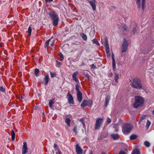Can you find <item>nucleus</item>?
Segmentation results:
<instances>
[{
    "mask_svg": "<svg viewBox=\"0 0 154 154\" xmlns=\"http://www.w3.org/2000/svg\"><path fill=\"white\" fill-rule=\"evenodd\" d=\"M48 14L53 21V25L55 26H57L59 20L58 15L55 14L54 11H50L49 12Z\"/></svg>",
    "mask_w": 154,
    "mask_h": 154,
    "instance_id": "nucleus-1",
    "label": "nucleus"
},
{
    "mask_svg": "<svg viewBox=\"0 0 154 154\" xmlns=\"http://www.w3.org/2000/svg\"><path fill=\"white\" fill-rule=\"evenodd\" d=\"M131 86L132 87L137 89H140L142 88L141 81L139 79L137 78L133 79Z\"/></svg>",
    "mask_w": 154,
    "mask_h": 154,
    "instance_id": "nucleus-2",
    "label": "nucleus"
},
{
    "mask_svg": "<svg viewBox=\"0 0 154 154\" xmlns=\"http://www.w3.org/2000/svg\"><path fill=\"white\" fill-rule=\"evenodd\" d=\"M143 103V100L140 97L136 96L135 97V101L134 106L135 108H138Z\"/></svg>",
    "mask_w": 154,
    "mask_h": 154,
    "instance_id": "nucleus-3",
    "label": "nucleus"
},
{
    "mask_svg": "<svg viewBox=\"0 0 154 154\" xmlns=\"http://www.w3.org/2000/svg\"><path fill=\"white\" fill-rule=\"evenodd\" d=\"M132 127L129 124H124L122 126V131L125 134L129 133L131 131Z\"/></svg>",
    "mask_w": 154,
    "mask_h": 154,
    "instance_id": "nucleus-4",
    "label": "nucleus"
},
{
    "mask_svg": "<svg viewBox=\"0 0 154 154\" xmlns=\"http://www.w3.org/2000/svg\"><path fill=\"white\" fill-rule=\"evenodd\" d=\"M136 3L138 8L140 9L142 8L144 11L146 7V0H136Z\"/></svg>",
    "mask_w": 154,
    "mask_h": 154,
    "instance_id": "nucleus-5",
    "label": "nucleus"
},
{
    "mask_svg": "<svg viewBox=\"0 0 154 154\" xmlns=\"http://www.w3.org/2000/svg\"><path fill=\"white\" fill-rule=\"evenodd\" d=\"M128 43L127 40L125 38L123 39V43L122 48V52H126L128 50Z\"/></svg>",
    "mask_w": 154,
    "mask_h": 154,
    "instance_id": "nucleus-6",
    "label": "nucleus"
},
{
    "mask_svg": "<svg viewBox=\"0 0 154 154\" xmlns=\"http://www.w3.org/2000/svg\"><path fill=\"white\" fill-rule=\"evenodd\" d=\"M103 120V118H99L96 121L94 128L96 130L99 129L101 126Z\"/></svg>",
    "mask_w": 154,
    "mask_h": 154,
    "instance_id": "nucleus-7",
    "label": "nucleus"
},
{
    "mask_svg": "<svg viewBox=\"0 0 154 154\" xmlns=\"http://www.w3.org/2000/svg\"><path fill=\"white\" fill-rule=\"evenodd\" d=\"M22 150V154H26L27 153L28 148L27 147V144L26 142H23Z\"/></svg>",
    "mask_w": 154,
    "mask_h": 154,
    "instance_id": "nucleus-8",
    "label": "nucleus"
},
{
    "mask_svg": "<svg viewBox=\"0 0 154 154\" xmlns=\"http://www.w3.org/2000/svg\"><path fill=\"white\" fill-rule=\"evenodd\" d=\"M76 152L77 154H82V151L81 148L78 144H77L75 146Z\"/></svg>",
    "mask_w": 154,
    "mask_h": 154,
    "instance_id": "nucleus-9",
    "label": "nucleus"
},
{
    "mask_svg": "<svg viewBox=\"0 0 154 154\" xmlns=\"http://www.w3.org/2000/svg\"><path fill=\"white\" fill-rule=\"evenodd\" d=\"M67 98L68 100L69 103L70 104H74L73 99L72 95L69 94L67 95Z\"/></svg>",
    "mask_w": 154,
    "mask_h": 154,
    "instance_id": "nucleus-10",
    "label": "nucleus"
},
{
    "mask_svg": "<svg viewBox=\"0 0 154 154\" xmlns=\"http://www.w3.org/2000/svg\"><path fill=\"white\" fill-rule=\"evenodd\" d=\"M78 72H77L73 73L72 75V78L73 80L76 82L77 83L79 82L78 79L76 77V76L78 74Z\"/></svg>",
    "mask_w": 154,
    "mask_h": 154,
    "instance_id": "nucleus-11",
    "label": "nucleus"
},
{
    "mask_svg": "<svg viewBox=\"0 0 154 154\" xmlns=\"http://www.w3.org/2000/svg\"><path fill=\"white\" fill-rule=\"evenodd\" d=\"M112 66L113 69L114 71H116V62L114 58V55L113 53L112 54Z\"/></svg>",
    "mask_w": 154,
    "mask_h": 154,
    "instance_id": "nucleus-12",
    "label": "nucleus"
},
{
    "mask_svg": "<svg viewBox=\"0 0 154 154\" xmlns=\"http://www.w3.org/2000/svg\"><path fill=\"white\" fill-rule=\"evenodd\" d=\"M89 3L92 6L93 9L94 10H96V5L95 4L96 1L95 0H92L89 1Z\"/></svg>",
    "mask_w": 154,
    "mask_h": 154,
    "instance_id": "nucleus-13",
    "label": "nucleus"
},
{
    "mask_svg": "<svg viewBox=\"0 0 154 154\" xmlns=\"http://www.w3.org/2000/svg\"><path fill=\"white\" fill-rule=\"evenodd\" d=\"M77 97L78 101L81 102L82 100V94L81 92L77 93Z\"/></svg>",
    "mask_w": 154,
    "mask_h": 154,
    "instance_id": "nucleus-14",
    "label": "nucleus"
},
{
    "mask_svg": "<svg viewBox=\"0 0 154 154\" xmlns=\"http://www.w3.org/2000/svg\"><path fill=\"white\" fill-rule=\"evenodd\" d=\"M112 127L114 129L115 132H117L118 131L119 126L116 124H113L111 125Z\"/></svg>",
    "mask_w": 154,
    "mask_h": 154,
    "instance_id": "nucleus-15",
    "label": "nucleus"
},
{
    "mask_svg": "<svg viewBox=\"0 0 154 154\" xmlns=\"http://www.w3.org/2000/svg\"><path fill=\"white\" fill-rule=\"evenodd\" d=\"M110 97L109 96H107L105 100V106H107L109 102V101L110 100Z\"/></svg>",
    "mask_w": 154,
    "mask_h": 154,
    "instance_id": "nucleus-16",
    "label": "nucleus"
},
{
    "mask_svg": "<svg viewBox=\"0 0 154 154\" xmlns=\"http://www.w3.org/2000/svg\"><path fill=\"white\" fill-rule=\"evenodd\" d=\"M78 83L76 84L75 85V90L77 92V93L81 92L79 90L80 86L79 85V82Z\"/></svg>",
    "mask_w": 154,
    "mask_h": 154,
    "instance_id": "nucleus-17",
    "label": "nucleus"
},
{
    "mask_svg": "<svg viewBox=\"0 0 154 154\" xmlns=\"http://www.w3.org/2000/svg\"><path fill=\"white\" fill-rule=\"evenodd\" d=\"M49 79V76L47 75L45 76L44 81L45 82V85H47L48 83Z\"/></svg>",
    "mask_w": 154,
    "mask_h": 154,
    "instance_id": "nucleus-18",
    "label": "nucleus"
},
{
    "mask_svg": "<svg viewBox=\"0 0 154 154\" xmlns=\"http://www.w3.org/2000/svg\"><path fill=\"white\" fill-rule=\"evenodd\" d=\"M111 136L114 140L118 139L119 137V136L117 134H112Z\"/></svg>",
    "mask_w": 154,
    "mask_h": 154,
    "instance_id": "nucleus-19",
    "label": "nucleus"
},
{
    "mask_svg": "<svg viewBox=\"0 0 154 154\" xmlns=\"http://www.w3.org/2000/svg\"><path fill=\"white\" fill-rule=\"evenodd\" d=\"M54 99H51L50 100L49 103V106L51 108H52L53 107V104L54 103Z\"/></svg>",
    "mask_w": 154,
    "mask_h": 154,
    "instance_id": "nucleus-20",
    "label": "nucleus"
},
{
    "mask_svg": "<svg viewBox=\"0 0 154 154\" xmlns=\"http://www.w3.org/2000/svg\"><path fill=\"white\" fill-rule=\"evenodd\" d=\"M105 42L104 43V45L105 47H109V44L108 42L107 38L106 37L104 38Z\"/></svg>",
    "mask_w": 154,
    "mask_h": 154,
    "instance_id": "nucleus-21",
    "label": "nucleus"
},
{
    "mask_svg": "<svg viewBox=\"0 0 154 154\" xmlns=\"http://www.w3.org/2000/svg\"><path fill=\"white\" fill-rule=\"evenodd\" d=\"M86 106H87V101L86 100H84L81 104V106L84 107Z\"/></svg>",
    "mask_w": 154,
    "mask_h": 154,
    "instance_id": "nucleus-22",
    "label": "nucleus"
},
{
    "mask_svg": "<svg viewBox=\"0 0 154 154\" xmlns=\"http://www.w3.org/2000/svg\"><path fill=\"white\" fill-rule=\"evenodd\" d=\"M115 76L114 77V79L116 82H118V79H119V75L116 73H115Z\"/></svg>",
    "mask_w": 154,
    "mask_h": 154,
    "instance_id": "nucleus-23",
    "label": "nucleus"
},
{
    "mask_svg": "<svg viewBox=\"0 0 154 154\" xmlns=\"http://www.w3.org/2000/svg\"><path fill=\"white\" fill-rule=\"evenodd\" d=\"M11 138L13 140H14L15 138V134L13 130L11 131Z\"/></svg>",
    "mask_w": 154,
    "mask_h": 154,
    "instance_id": "nucleus-24",
    "label": "nucleus"
},
{
    "mask_svg": "<svg viewBox=\"0 0 154 154\" xmlns=\"http://www.w3.org/2000/svg\"><path fill=\"white\" fill-rule=\"evenodd\" d=\"M92 42L94 43L98 46H99L100 45V44L98 42L97 40L95 38H94L93 39Z\"/></svg>",
    "mask_w": 154,
    "mask_h": 154,
    "instance_id": "nucleus-25",
    "label": "nucleus"
},
{
    "mask_svg": "<svg viewBox=\"0 0 154 154\" xmlns=\"http://www.w3.org/2000/svg\"><path fill=\"white\" fill-rule=\"evenodd\" d=\"M71 122L69 118H66L65 120V122L66 123L67 125L68 126H70V122Z\"/></svg>",
    "mask_w": 154,
    "mask_h": 154,
    "instance_id": "nucleus-26",
    "label": "nucleus"
},
{
    "mask_svg": "<svg viewBox=\"0 0 154 154\" xmlns=\"http://www.w3.org/2000/svg\"><path fill=\"white\" fill-rule=\"evenodd\" d=\"M81 36L82 37V38L85 40H86L87 38V36L84 33H82L81 34Z\"/></svg>",
    "mask_w": 154,
    "mask_h": 154,
    "instance_id": "nucleus-27",
    "label": "nucleus"
},
{
    "mask_svg": "<svg viewBox=\"0 0 154 154\" xmlns=\"http://www.w3.org/2000/svg\"><path fill=\"white\" fill-rule=\"evenodd\" d=\"M137 137V135L133 134L131 135L130 137V139L131 140H134Z\"/></svg>",
    "mask_w": 154,
    "mask_h": 154,
    "instance_id": "nucleus-28",
    "label": "nucleus"
},
{
    "mask_svg": "<svg viewBox=\"0 0 154 154\" xmlns=\"http://www.w3.org/2000/svg\"><path fill=\"white\" fill-rule=\"evenodd\" d=\"M123 29L126 32H128L130 29L128 28L125 25H124L122 27Z\"/></svg>",
    "mask_w": 154,
    "mask_h": 154,
    "instance_id": "nucleus-29",
    "label": "nucleus"
},
{
    "mask_svg": "<svg viewBox=\"0 0 154 154\" xmlns=\"http://www.w3.org/2000/svg\"><path fill=\"white\" fill-rule=\"evenodd\" d=\"M132 154H139V150L137 149H135L133 151Z\"/></svg>",
    "mask_w": 154,
    "mask_h": 154,
    "instance_id": "nucleus-30",
    "label": "nucleus"
},
{
    "mask_svg": "<svg viewBox=\"0 0 154 154\" xmlns=\"http://www.w3.org/2000/svg\"><path fill=\"white\" fill-rule=\"evenodd\" d=\"M92 101L91 100H89L87 101V106H91L92 104Z\"/></svg>",
    "mask_w": 154,
    "mask_h": 154,
    "instance_id": "nucleus-31",
    "label": "nucleus"
},
{
    "mask_svg": "<svg viewBox=\"0 0 154 154\" xmlns=\"http://www.w3.org/2000/svg\"><path fill=\"white\" fill-rule=\"evenodd\" d=\"M39 69H35V75L36 76H38V74L39 73Z\"/></svg>",
    "mask_w": 154,
    "mask_h": 154,
    "instance_id": "nucleus-32",
    "label": "nucleus"
},
{
    "mask_svg": "<svg viewBox=\"0 0 154 154\" xmlns=\"http://www.w3.org/2000/svg\"><path fill=\"white\" fill-rule=\"evenodd\" d=\"M50 40H51V39H49L46 41V42L45 43V47H48V46L49 44V42L50 41Z\"/></svg>",
    "mask_w": 154,
    "mask_h": 154,
    "instance_id": "nucleus-33",
    "label": "nucleus"
},
{
    "mask_svg": "<svg viewBox=\"0 0 154 154\" xmlns=\"http://www.w3.org/2000/svg\"><path fill=\"white\" fill-rule=\"evenodd\" d=\"M144 145L146 146L149 147L150 146V143L148 141H146L144 142Z\"/></svg>",
    "mask_w": 154,
    "mask_h": 154,
    "instance_id": "nucleus-34",
    "label": "nucleus"
},
{
    "mask_svg": "<svg viewBox=\"0 0 154 154\" xmlns=\"http://www.w3.org/2000/svg\"><path fill=\"white\" fill-rule=\"evenodd\" d=\"M150 122L149 121V120H147L146 125V127L147 128V129L149 127L150 124Z\"/></svg>",
    "mask_w": 154,
    "mask_h": 154,
    "instance_id": "nucleus-35",
    "label": "nucleus"
},
{
    "mask_svg": "<svg viewBox=\"0 0 154 154\" xmlns=\"http://www.w3.org/2000/svg\"><path fill=\"white\" fill-rule=\"evenodd\" d=\"M50 74L51 75V78H53L56 76V73H55L52 72H50Z\"/></svg>",
    "mask_w": 154,
    "mask_h": 154,
    "instance_id": "nucleus-36",
    "label": "nucleus"
},
{
    "mask_svg": "<svg viewBox=\"0 0 154 154\" xmlns=\"http://www.w3.org/2000/svg\"><path fill=\"white\" fill-rule=\"evenodd\" d=\"M73 130L75 134H76L77 133V126H74V128L73 129Z\"/></svg>",
    "mask_w": 154,
    "mask_h": 154,
    "instance_id": "nucleus-37",
    "label": "nucleus"
},
{
    "mask_svg": "<svg viewBox=\"0 0 154 154\" xmlns=\"http://www.w3.org/2000/svg\"><path fill=\"white\" fill-rule=\"evenodd\" d=\"M0 91L3 92H5V88L3 87V86H2L0 87Z\"/></svg>",
    "mask_w": 154,
    "mask_h": 154,
    "instance_id": "nucleus-38",
    "label": "nucleus"
},
{
    "mask_svg": "<svg viewBox=\"0 0 154 154\" xmlns=\"http://www.w3.org/2000/svg\"><path fill=\"white\" fill-rule=\"evenodd\" d=\"M145 118V116H142L141 117V118L140 119V120H139V123H140L142 121L143 119H144Z\"/></svg>",
    "mask_w": 154,
    "mask_h": 154,
    "instance_id": "nucleus-39",
    "label": "nucleus"
},
{
    "mask_svg": "<svg viewBox=\"0 0 154 154\" xmlns=\"http://www.w3.org/2000/svg\"><path fill=\"white\" fill-rule=\"evenodd\" d=\"M79 121L82 123V125L84 126H85V123L84 122V119H80Z\"/></svg>",
    "mask_w": 154,
    "mask_h": 154,
    "instance_id": "nucleus-40",
    "label": "nucleus"
},
{
    "mask_svg": "<svg viewBox=\"0 0 154 154\" xmlns=\"http://www.w3.org/2000/svg\"><path fill=\"white\" fill-rule=\"evenodd\" d=\"M28 32L30 35L32 32V29L30 28V26H29L28 28Z\"/></svg>",
    "mask_w": 154,
    "mask_h": 154,
    "instance_id": "nucleus-41",
    "label": "nucleus"
},
{
    "mask_svg": "<svg viewBox=\"0 0 154 154\" xmlns=\"http://www.w3.org/2000/svg\"><path fill=\"white\" fill-rule=\"evenodd\" d=\"M59 56L61 58V60H62L63 59V54L61 53H59Z\"/></svg>",
    "mask_w": 154,
    "mask_h": 154,
    "instance_id": "nucleus-42",
    "label": "nucleus"
},
{
    "mask_svg": "<svg viewBox=\"0 0 154 154\" xmlns=\"http://www.w3.org/2000/svg\"><path fill=\"white\" fill-rule=\"evenodd\" d=\"M106 53H108L109 52V47H106Z\"/></svg>",
    "mask_w": 154,
    "mask_h": 154,
    "instance_id": "nucleus-43",
    "label": "nucleus"
},
{
    "mask_svg": "<svg viewBox=\"0 0 154 154\" xmlns=\"http://www.w3.org/2000/svg\"><path fill=\"white\" fill-rule=\"evenodd\" d=\"M137 31V29L135 28H134L132 30V32L134 34H135V33Z\"/></svg>",
    "mask_w": 154,
    "mask_h": 154,
    "instance_id": "nucleus-44",
    "label": "nucleus"
},
{
    "mask_svg": "<svg viewBox=\"0 0 154 154\" xmlns=\"http://www.w3.org/2000/svg\"><path fill=\"white\" fill-rule=\"evenodd\" d=\"M119 154H126V153L125 151L121 150L120 151Z\"/></svg>",
    "mask_w": 154,
    "mask_h": 154,
    "instance_id": "nucleus-45",
    "label": "nucleus"
},
{
    "mask_svg": "<svg viewBox=\"0 0 154 154\" xmlns=\"http://www.w3.org/2000/svg\"><path fill=\"white\" fill-rule=\"evenodd\" d=\"M92 34H93V35H94V31L90 32V35H91L92 36Z\"/></svg>",
    "mask_w": 154,
    "mask_h": 154,
    "instance_id": "nucleus-46",
    "label": "nucleus"
},
{
    "mask_svg": "<svg viewBox=\"0 0 154 154\" xmlns=\"http://www.w3.org/2000/svg\"><path fill=\"white\" fill-rule=\"evenodd\" d=\"M56 154H62V152L60 150H58V151L56 152Z\"/></svg>",
    "mask_w": 154,
    "mask_h": 154,
    "instance_id": "nucleus-47",
    "label": "nucleus"
},
{
    "mask_svg": "<svg viewBox=\"0 0 154 154\" xmlns=\"http://www.w3.org/2000/svg\"><path fill=\"white\" fill-rule=\"evenodd\" d=\"M107 122L108 123H110L111 122V121L109 118H108L107 120Z\"/></svg>",
    "mask_w": 154,
    "mask_h": 154,
    "instance_id": "nucleus-48",
    "label": "nucleus"
},
{
    "mask_svg": "<svg viewBox=\"0 0 154 154\" xmlns=\"http://www.w3.org/2000/svg\"><path fill=\"white\" fill-rule=\"evenodd\" d=\"M91 66L92 68H96V66L94 65V64H92V65H91Z\"/></svg>",
    "mask_w": 154,
    "mask_h": 154,
    "instance_id": "nucleus-49",
    "label": "nucleus"
},
{
    "mask_svg": "<svg viewBox=\"0 0 154 154\" xmlns=\"http://www.w3.org/2000/svg\"><path fill=\"white\" fill-rule=\"evenodd\" d=\"M107 54V56L108 57H109L110 56V52L106 53Z\"/></svg>",
    "mask_w": 154,
    "mask_h": 154,
    "instance_id": "nucleus-50",
    "label": "nucleus"
},
{
    "mask_svg": "<svg viewBox=\"0 0 154 154\" xmlns=\"http://www.w3.org/2000/svg\"><path fill=\"white\" fill-rule=\"evenodd\" d=\"M53 1V0H45V1L46 2H52Z\"/></svg>",
    "mask_w": 154,
    "mask_h": 154,
    "instance_id": "nucleus-51",
    "label": "nucleus"
},
{
    "mask_svg": "<svg viewBox=\"0 0 154 154\" xmlns=\"http://www.w3.org/2000/svg\"><path fill=\"white\" fill-rule=\"evenodd\" d=\"M85 77L88 78V79H89V75H85Z\"/></svg>",
    "mask_w": 154,
    "mask_h": 154,
    "instance_id": "nucleus-52",
    "label": "nucleus"
},
{
    "mask_svg": "<svg viewBox=\"0 0 154 154\" xmlns=\"http://www.w3.org/2000/svg\"><path fill=\"white\" fill-rule=\"evenodd\" d=\"M109 75L110 77H112L113 75V74L112 72H111L109 74Z\"/></svg>",
    "mask_w": 154,
    "mask_h": 154,
    "instance_id": "nucleus-53",
    "label": "nucleus"
},
{
    "mask_svg": "<svg viewBox=\"0 0 154 154\" xmlns=\"http://www.w3.org/2000/svg\"><path fill=\"white\" fill-rule=\"evenodd\" d=\"M54 45V42H52V43H51V46H53Z\"/></svg>",
    "mask_w": 154,
    "mask_h": 154,
    "instance_id": "nucleus-54",
    "label": "nucleus"
},
{
    "mask_svg": "<svg viewBox=\"0 0 154 154\" xmlns=\"http://www.w3.org/2000/svg\"><path fill=\"white\" fill-rule=\"evenodd\" d=\"M57 146V145L56 144H54V147H56Z\"/></svg>",
    "mask_w": 154,
    "mask_h": 154,
    "instance_id": "nucleus-55",
    "label": "nucleus"
},
{
    "mask_svg": "<svg viewBox=\"0 0 154 154\" xmlns=\"http://www.w3.org/2000/svg\"><path fill=\"white\" fill-rule=\"evenodd\" d=\"M57 63L58 64H61V63L60 62H59L58 61H57Z\"/></svg>",
    "mask_w": 154,
    "mask_h": 154,
    "instance_id": "nucleus-56",
    "label": "nucleus"
},
{
    "mask_svg": "<svg viewBox=\"0 0 154 154\" xmlns=\"http://www.w3.org/2000/svg\"><path fill=\"white\" fill-rule=\"evenodd\" d=\"M52 152H53V154H54V150H52Z\"/></svg>",
    "mask_w": 154,
    "mask_h": 154,
    "instance_id": "nucleus-57",
    "label": "nucleus"
},
{
    "mask_svg": "<svg viewBox=\"0 0 154 154\" xmlns=\"http://www.w3.org/2000/svg\"><path fill=\"white\" fill-rule=\"evenodd\" d=\"M21 99H23V97L21 96Z\"/></svg>",
    "mask_w": 154,
    "mask_h": 154,
    "instance_id": "nucleus-58",
    "label": "nucleus"
},
{
    "mask_svg": "<svg viewBox=\"0 0 154 154\" xmlns=\"http://www.w3.org/2000/svg\"><path fill=\"white\" fill-rule=\"evenodd\" d=\"M153 114L154 115V110L152 111Z\"/></svg>",
    "mask_w": 154,
    "mask_h": 154,
    "instance_id": "nucleus-59",
    "label": "nucleus"
},
{
    "mask_svg": "<svg viewBox=\"0 0 154 154\" xmlns=\"http://www.w3.org/2000/svg\"><path fill=\"white\" fill-rule=\"evenodd\" d=\"M1 45L0 44V47H1Z\"/></svg>",
    "mask_w": 154,
    "mask_h": 154,
    "instance_id": "nucleus-60",
    "label": "nucleus"
},
{
    "mask_svg": "<svg viewBox=\"0 0 154 154\" xmlns=\"http://www.w3.org/2000/svg\"><path fill=\"white\" fill-rule=\"evenodd\" d=\"M102 154H106L105 153H103Z\"/></svg>",
    "mask_w": 154,
    "mask_h": 154,
    "instance_id": "nucleus-61",
    "label": "nucleus"
},
{
    "mask_svg": "<svg viewBox=\"0 0 154 154\" xmlns=\"http://www.w3.org/2000/svg\"><path fill=\"white\" fill-rule=\"evenodd\" d=\"M90 154H92V152H91V153H90Z\"/></svg>",
    "mask_w": 154,
    "mask_h": 154,
    "instance_id": "nucleus-62",
    "label": "nucleus"
},
{
    "mask_svg": "<svg viewBox=\"0 0 154 154\" xmlns=\"http://www.w3.org/2000/svg\"><path fill=\"white\" fill-rule=\"evenodd\" d=\"M44 113H43V114L44 115Z\"/></svg>",
    "mask_w": 154,
    "mask_h": 154,
    "instance_id": "nucleus-63",
    "label": "nucleus"
}]
</instances>
